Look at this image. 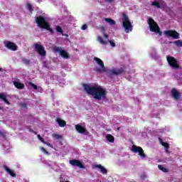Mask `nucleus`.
<instances>
[{
    "instance_id": "obj_13",
    "label": "nucleus",
    "mask_w": 182,
    "mask_h": 182,
    "mask_svg": "<svg viewBox=\"0 0 182 182\" xmlns=\"http://www.w3.org/2000/svg\"><path fill=\"white\" fill-rule=\"evenodd\" d=\"M5 46L7 48V49H9V50H18V46L15 44L14 42L8 41L6 44Z\"/></svg>"
},
{
    "instance_id": "obj_11",
    "label": "nucleus",
    "mask_w": 182,
    "mask_h": 182,
    "mask_svg": "<svg viewBox=\"0 0 182 182\" xmlns=\"http://www.w3.org/2000/svg\"><path fill=\"white\" fill-rule=\"evenodd\" d=\"M110 75H114V76H119V75H124L126 71L124 68H120L117 69H112L109 71Z\"/></svg>"
},
{
    "instance_id": "obj_31",
    "label": "nucleus",
    "mask_w": 182,
    "mask_h": 182,
    "mask_svg": "<svg viewBox=\"0 0 182 182\" xmlns=\"http://www.w3.org/2000/svg\"><path fill=\"white\" fill-rule=\"evenodd\" d=\"M19 106L21 109H26V107H28V104H26V102H21L19 104Z\"/></svg>"
},
{
    "instance_id": "obj_43",
    "label": "nucleus",
    "mask_w": 182,
    "mask_h": 182,
    "mask_svg": "<svg viewBox=\"0 0 182 182\" xmlns=\"http://www.w3.org/2000/svg\"><path fill=\"white\" fill-rule=\"evenodd\" d=\"M0 72H2V68H0Z\"/></svg>"
},
{
    "instance_id": "obj_24",
    "label": "nucleus",
    "mask_w": 182,
    "mask_h": 182,
    "mask_svg": "<svg viewBox=\"0 0 182 182\" xmlns=\"http://www.w3.org/2000/svg\"><path fill=\"white\" fill-rule=\"evenodd\" d=\"M105 22H107L109 25H116V21L112 18H105Z\"/></svg>"
},
{
    "instance_id": "obj_41",
    "label": "nucleus",
    "mask_w": 182,
    "mask_h": 182,
    "mask_svg": "<svg viewBox=\"0 0 182 182\" xmlns=\"http://www.w3.org/2000/svg\"><path fill=\"white\" fill-rule=\"evenodd\" d=\"M107 2H113V0H105Z\"/></svg>"
},
{
    "instance_id": "obj_15",
    "label": "nucleus",
    "mask_w": 182,
    "mask_h": 182,
    "mask_svg": "<svg viewBox=\"0 0 182 182\" xmlns=\"http://www.w3.org/2000/svg\"><path fill=\"white\" fill-rule=\"evenodd\" d=\"M75 129L77 132H78V133H80L81 134H85L86 133V128L83 127L82 125L76 124Z\"/></svg>"
},
{
    "instance_id": "obj_16",
    "label": "nucleus",
    "mask_w": 182,
    "mask_h": 182,
    "mask_svg": "<svg viewBox=\"0 0 182 182\" xmlns=\"http://www.w3.org/2000/svg\"><path fill=\"white\" fill-rule=\"evenodd\" d=\"M4 168L5 170V171H6V173H8V174H9L11 177H16V173H15V171H14L13 170H11L8 166L6 165H4Z\"/></svg>"
},
{
    "instance_id": "obj_25",
    "label": "nucleus",
    "mask_w": 182,
    "mask_h": 182,
    "mask_svg": "<svg viewBox=\"0 0 182 182\" xmlns=\"http://www.w3.org/2000/svg\"><path fill=\"white\" fill-rule=\"evenodd\" d=\"M158 168L163 171L164 173H168V169L163 166V165H159Z\"/></svg>"
},
{
    "instance_id": "obj_44",
    "label": "nucleus",
    "mask_w": 182,
    "mask_h": 182,
    "mask_svg": "<svg viewBox=\"0 0 182 182\" xmlns=\"http://www.w3.org/2000/svg\"><path fill=\"white\" fill-rule=\"evenodd\" d=\"M34 134H36V132H34Z\"/></svg>"
},
{
    "instance_id": "obj_26",
    "label": "nucleus",
    "mask_w": 182,
    "mask_h": 182,
    "mask_svg": "<svg viewBox=\"0 0 182 182\" xmlns=\"http://www.w3.org/2000/svg\"><path fill=\"white\" fill-rule=\"evenodd\" d=\"M173 43L178 48H182V41L181 40H177V41H174Z\"/></svg>"
},
{
    "instance_id": "obj_19",
    "label": "nucleus",
    "mask_w": 182,
    "mask_h": 182,
    "mask_svg": "<svg viewBox=\"0 0 182 182\" xmlns=\"http://www.w3.org/2000/svg\"><path fill=\"white\" fill-rule=\"evenodd\" d=\"M95 168H99L100 171L102 173V174H107V169H106V168H105V166L99 164V165H95Z\"/></svg>"
},
{
    "instance_id": "obj_6",
    "label": "nucleus",
    "mask_w": 182,
    "mask_h": 182,
    "mask_svg": "<svg viewBox=\"0 0 182 182\" xmlns=\"http://www.w3.org/2000/svg\"><path fill=\"white\" fill-rule=\"evenodd\" d=\"M36 22L40 28H42L43 29H45L46 28V26H48V22H46V19L44 18L43 16H39L36 18Z\"/></svg>"
},
{
    "instance_id": "obj_38",
    "label": "nucleus",
    "mask_w": 182,
    "mask_h": 182,
    "mask_svg": "<svg viewBox=\"0 0 182 182\" xmlns=\"http://www.w3.org/2000/svg\"><path fill=\"white\" fill-rule=\"evenodd\" d=\"M81 29L82 31H86V29H87V26L86 24L82 25Z\"/></svg>"
},
{
    "instance_id": "obj_17",
    "label": "nucleus",
    "mask_w": 182,
    "mask_h": 182,
    "mask_svg": "<svg viewBox=\"0 0 182 182\" xmlns=\"http://www.w3.org/2000/svg\"><path fill=\"white\" fill-rule=\"evenodd\" d=\"M0 100L1 102H4V103H6V105H11V102L8 100V98L6 97V95L4 92H0Z\"/></svg>"
},
{
    "instance_id": "obj_35",
    "label": "nucleus",
    "mask_w": 182,
    "mask_h": 182,
    "mask_svg": "<svg viewBox=\"0 0 182 182\" xmlns=\"http://www.w3.org/2000/svg\"><path fill=\"white\" fill-rule=\"evenodd\" d=\"M37 137H38V140H40V141H41V143H46V141H45L43 139V138H42V136H41V134L37 135Z\"/></svg>"
},
{
    "instance_id": "obj_4",
    "label": "nucleus",
    "mask_w": 182,
    "mask_h": 182,
    "mask_svg": "<svg viewBox=\"0 0 182 182\" xmlns=\"http://www.w3.org/2000/svg\"><path fill=\"white\" fill-rule=\"evenodd\" d=\"M94 60H95L96 63L100 66V68L97 67L95 68V72H97L98 73H105L106 72V67H105V63H103V60L102 59L95 57Z\"/></svg>"
},
{
    "instance_id": "obj_29",
    "label": "nucleus",
    "mask_w": 182,
    "mask_h": 182,
    "mask_svg": "<svg viewBox=\"0 0 182 182\" xmlns=\"http://www.w3.org/2000/svg\"><path fill=\"white\" fill-rule=\"evenodd\" d=\"M53 139H56V140H60V139H62L61 135L58 134H52Z\"/></svg>"
},
{
    "instance_id": "obj_18",
    "label": "nucleus",
    "mask_w": 182,
    "mask_h": 182,
    "mask_svg": "<svg viewBox=\"0 0 182 182\" xmlns=\"http://www.w3.org/2000/svg\"><path fill=\"white\" fill-rule=\"evenodd\" d=\"M13 85H14L15 87L18 90L23 89L25 87V84L21 83L20 82L18 81H14Z\"/></svg>"
},
{
    "instance_id": "obj_14",
    "label": "nucleus",
    "mask_w": 182,
    "mask_h": 182,
    "mask_svg": "<svg viewBox=\"0 0 182 182\" xmlns=\"http://www.w3.org/2000/svg\"><path fill=\"white\" fill-rule=\"evenodd\" d=\"M171 93L172 95V97H173L175 100H178V99H180V92H178L176 88H173Z\"/></svg>"
},
{
    "instance_id": "obj_21",
    "label": "nucleus",
    "mask_w": 182,
    "mask_h": 182,
    "mask_svg": "<svg viewBox=\"0 0 182 182\" xmlns=\"http://www.w3.org/2000/svg\"><path fill=\"white\" fill-rule=\"evenodd\" d=\"M106 139L109 143H114V136L110 134L106 135Z\"/></svg>"
},
{
    "instance_id": "obj_37",
    "label": "nucleus",
    "mask_w": 182,
    "mask_h": 182,
    "mask_svg": "<svg viewBox=\"0 0 182 182\" xmlns=\"http://www.w3.org/2000/svg\"><path fill=\"white\" fill-rule=\"evenodd\" d=\"M41 150H42L45 154H49V152L48 151H46V149L45 148L41 147Z\"/></svg>"
},
{
    "instance_id": "obj_12",
    "label": "nucleus",
    "mask_w": 182,
    "mask_h": 182,
    "mask_svg": "<svg viewBox=\"0 0 182 182\" xmlns=\"http://www.w3.org/2000/svg\"><path fill=\"white\" fill-rule=\"evenodd\" d=\"M70 164L74 167H79V168H85V165L82 164V161L77 159H73L70 161Z\"/></svg>"
},
{
    "instance_id": "obj_33",
    "label": "nucleus",
    "mask_w": 182,
    "mask_h": 182,
    "mask_svg": "<svg viewBox=\"0 0 182 182\" xmlns=\"http://www.w3.org/2000/svg\"><path fill=\"white\" fill-rule=\"evenodd\" d=\"M27 8H28V11H29L30 12H33V7L32 6V5H31V4H27Z\"/></svg>"
},
{
    "instance_id": "obj_32",
    "label": "nucleus",
    "mask_w": 182,
    "mask_h": 182,
    "mask_svg": "<svg viewBox=\"0 0 182 182\" xmlns=\"http://www.w3.org/2000/svg\"><path fill=\"white\" fill-rule=\"evenodd\" d=\"M22 62H23V63H25V65H29V63H31V60L26 59V58H23Z\"/></svg>"
},
{
    "instance_id": "obj_23",
    "label": "nucleus",
    "mask_w": 182,
    "mask_h": 182,
    "mask_svg": "<svg viewBox=\"0 0 182 182\" xmlns=\"http://www.w3.org/2000/svg\"><path fill=\"white\" fill-rule=\"evenodd\" d=\"M97 40L101 43V45H107L108 42L107 41L103 40V38L98 36Z\"/></svg>"
},
{
    "instance_id": "obj_1",
    "label": "nucleus",
    "mask_w": 182,
    "mask_h": 182,
    "mask_svg": "<svg viewBox=\"0 0 182 182\" xmlns=\"http://www.w3.org/2000/svg\"><path fill=\"white\" fill-rule=\"evenodd\" d=\"M84 90L87 95H90L97 100H103L106 97L107 92L106 89L100 86H90L87 84L83 85Z\"/></svg>"
},
{
    "instance_id": "obj_22",
    "label": "nucleus",
    "mask_w": 182,
    "mask_h": 182,
    "mask_svg": "<svg viewBox=\"0 0 182 182\" xmlns=\"http://www.w3.org/2000/svg\"><path fill=\"white\" fill-rule=\"evenodd\" d=\"M159 141H160L161 144L164 147H165V149H166V150L170 149V145L168 144V143L163 141V139H161V138H159Z\"/></svg>"
},
{
    "instance_id": "obj_2",
    "label": "nucleus",
    "mask_w": 182,
    "mask_h": 182,
    "mask_svg": "<svg viewBox=\"0 0 182 182\" xmlns=\"http://www.w3.org/2000/svg\"><path fill=\"white\" fill-rule=\"evenodd\" d=\"M122 26L125 29V32L129 33L133 31V26H132V22L129 19V16L125 13L122 14Z\"/></svg>"
},
{
    "instance_id": "obj_40",
    "label": "nucleus",
    "mask_w": 182,
    "mask_h": 182,
    "mask_svg": "<svg viewBox=\"0 0 182 182\" xmlns=\"http://www.w3.org/2000/svg\"><path fill=\"white\" fill-rule=\"evenodd\" d=\"M43 144H46L47 146H50V143L46 141V143H43Z\"/></svg>"
},
{
    "instance_id": "obj_9",
    "label": "nucleus",
    "mask_w": 182,
    "mask_h": 182,
    "mask_svg": "<svg viewBox=\"0 0 182 182\" xmlns=\"http://www.w3.org/2000/svg\"><path fill=\"white\" fill-rule=\"evenodd\" d=\"M53 50H55V52H59L63 59H69V53L65 50H62V47L55 46Z\"/></svg>"
},
{
    "instance_id": "obj_7",
    "label": "nucleus",
    "mask_w": 182,
    "mask_h": 182,
    "mask_svg": "<svg viewBox=\"0 0 182 182\" xmlns=\"http://www.w3.org/2000/svg\"><path fill=\"white\" fill-rule=\"evenodd\" d=\"M131 151L133 153H139V156L141 157V159H146V154H144V150L141 146H137L136 145H133L132 146Z\"/></svg>"
},
{
    "instance_id": "obj_3",
    "label": "nucleus",
    "mask_w": 182,
    "mask_h": 182,
    "mask_svg": "<svg viewBox=\"0 0 182 182\" xmlns=\"http://www.w3.org/2000/svg\"><path fill=\"white\" fill-rule=\"evenodd\" d=\"M148 25L149 26V31L151 32H155L156 33H159V35H161L163 33L161 31H160V27H159V24L156 21H154V19L152 18H148Z\"/></svg>"
},
{
    "instance_id": "obj_34",
    "label": "nucleus",
    "mask_w": 182,
    "mask_h": 182,
    "mask_svg": "<svg viewBox=\"0 0 182 182\" xmlns=\"http://www.w3.org/2000/svg\"><path fill=\"white\" fill-rule=\"evenodd\" d=\"M29 85L34 89V90H38V85L33 84V82H29Z\"/></svg>"
},
{
    "instance_id": "obj_5",
    "label": "nucleus",
    "mask_w": 182,
    "mask_h": 182,
    "mask_svg": "<svg viewBox=\"0 0 182 182\" xmlns=\"http://www.w3.org/2000/svg\"><path fill=\"white\" fill-rule=\"evenodd\" d=\"M166 60L170 65L171 68H173V69H179L180 65H178V62H177V60L173 57V56H166Z\"/></svg>"
},
{
    "instance_id": "obj_10",
    "label": "nucleus",
    "mask_w": 182,
    "mask_h": 182,
    "mask_svg": "<svg viewBox=\"0 0 182 182\" xmlns=\"http://www.w3.org/2000/svg\"><path fill=\"white\" fill-rule=\"evenodd\" d=\"M34 48L36 51L40 55V56H46V50H45V48L43 47V46L35 43Z\"/></svg>"
},
{
    "instance_id": "obj_28",
    "label": "nucleus",
    "mask_w": 182,
    "mask_h": 182,
    "mask_svg": "<svg viewBox=\"0 0 182 182\" xmlns=\"http://www.w3.org/2000/svg\"><path fill=\"white\" fill-rule=\"evenodd\" d=\"M44 29H46L47 31L50 32L51 35H53V33H55V31H53V29L50 28V26H49V24L47 25Z\"/></svg>"
},
{
    "instance_id": "obj_36",
    "label": "nucleus",
    "mask_w": 182,
    "mask_h": 182,
    "mask_svg": "<svg viewBox=\"0 0 182 182\" xmlns=\"http://www.w3.org/2000/svg\"><path fill=\"white\" fill-rule=\"evenodd\" d=\"M109 42L112 48H114L116 46V43H114V42H113L112 41H109Z\"/></svg>"
},
{
    "instance_id": "obj_20",
    "label": "nucleus",
    "mask_w": 182,
    "mask_h": 182,
    "mask_svg": "<svg viewBox=\"0 0 182 182\" xmlns=\"http://www.w3.org/2000/svg\"><path fill=\"white\" fill-rule=\"evenodd\" d=\"M56 122L58 123L60 127H65L66 126V122L60 118H57Z\"/></svg>"
},
{
    "instance_id": "obj_39",
    "label": "nucleus",
    "mask_w": 182,
    "mask_h": 182,
    "mask_svg": "<svg viewBox=\"0 0 182 182\" xmlns=\"http://www.w3.org/2000/svg\"><path fill=\"white\" fill-rule=\"evenodd\" d=\"M104 38L105 39H109V36L106 33H104Z\"/></svg>"
},
{
    "instance_id": "obj_30",
    "label": "nucleus",
    "mask_w": 182,
    "mask_h": 182,
    "mask_svg": "<svg viewBox=\"0 0 182 182\" xmlns=\"http://www.w3.org/2000/svg\"><path fill=\"white\" fill-rule=\"evenodd\" d=\"M151 5L153 6H156V8H161V6L160 5V3H159L157 1H153Z\"/></svg>"
},
{
    "instance_id": "obj_42",
    "label": "nucleus",
    "mask_w": 182,
    "mask_h": 182,
    "mask_svg": "<svg viewBox=\"0 0 182 182\" xmlns=\"http://www.w3.org/2000/svg\"><path fill=\"white\" fill-rule=\"evenodd\" d=\"M166 153H168V149H166Z\"/></svg>"
},
{
    "instance_id": "obj_27",
    "label": "nucleus",
    "mask_w": 182,
    "mask_h": 182,
    "mask_svg": "<svg viewBox=\"0 0 182 182\" xmlns=\"http://www.w3.org/2000/svg\"><path fill=\"white\" fill-rule=\"evenodd\" d=\"M55 31L56 32H58V33H62L63 36V30L62 29V27H60V26H57L55 27Z\"/></svg>"
},
{
    "instance_id": "obj_8",
    "label": "nucleus",
    "mask_w": 182,
    "mask_h": 182,
    "mask_svg": "<svg viewBox=\"0 0 182 182\" xmlns=\"http://www.w3.org/2000/svg\"><path fill=\"white\" fill-rule=\"evenodd\" d=\"M164 35H166L167 38H173V39H180V33H177V31L174 30L165 31Z\"/></svg>"
}]
</instances>
